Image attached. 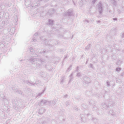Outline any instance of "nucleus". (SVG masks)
<instances>
[{
	"label": "nucleus",
	"instance_id": "nucleus-1",
	"mask_svg": "<svg viewBox=\"0 0 124 124\" xmlns=\"http://www.w3.org/2000/svg\"><path fill=\"white\" fill-rule=\"evenodd\" d=\"M121 70L120 68H117L116 69V70L117 71H119Z\"/></svg>",
	"mask_w": 124,
	"mask_h": 124
},
{
	"label": "nucleus",
	"instance_id": "nucleus-2",
	"mask_svg": "<svg viewBox=\"0 0 124 124\" xmlns=\"http://www.w3.org/2000/svg\"><path fill=\"white\" fill-rule=\"evenodd\" d=\"M113 19L114 20H115V18H113Z\"/></svg>",
	"mask_w": 124,
	"mask_h": 124
}]
</instances>
